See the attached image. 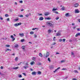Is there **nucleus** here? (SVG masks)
<instances>
[{"label": "nucleus", "mask_w": 80, "mask_h": 80, "mask_svg": "<svg viewBox=\"0 0 80 80\" xmlns=\"http://www.w3.org/2000/svg\"><path fill=\"white\" fill-rule=\"evenodd\" d=\"M47 23L49 27H53V25H54V22H47Z\"/></svg>", "instance_id": "1"}, {"label": "nucleus", "mask_w": 80, "mask_h": 80, "mask_svg": "<svg viewBox=\"0 0 80 80\" xmlns=\"http://www.w3.org/2000/svg\"><path fill=\"white\" fill-rule=\"evenodd\" d=\"M21 24L22 23H21V22H19L18 23H16L14 24V26H15V27H17L19 25H21Z\"/></svg>", "instance_id": "2"}, {"label": "nucleus", "mask_w": 80, "mask_h": 80, "mask_svg": "<svg viewBox=\"0 0 80 80\" xmlns=\"http://www.w3.org/2000/svg\"><path fill=\"white\" fill-rule=\"evenodd\" d=\"M61 35V33L60 31L58 32L56 34V36H60Z\"/></svg>", "instance_id": "3"}, {"label": "nucleus", "mask_w": 80, "mask_h": 80, "mask_svg": "<svg viewBox=\"0 0 80 80\" xmlns=\"http://www.w3.org/2000/svg\"><path fill=\"white\" fill-rule=\"evenodd\" d=\"M78 5H79V4L78 3H76L75 4H74V7L77 8L78 6Z\"/></svg>", "instance_id": "4"}, {"label": "nucleus", "mask_w": 80, "mask_h": 80, "mask_svg": "<svg viewBox=\"0 0 80 80\" xmlns=\"http://www.w3.org/2000/svg\"><path fill=\"white\" fill-rule=\"evenodd\" d=\"M80 13V11L78 10V9H76L75 10V13Z\"/></svg>", "instance_id": "5"}, {"label": "nucleus", "mask_w": 80, "mask_h": 80, "mask_svg": "<svg viewBox=\"0 0 80 80\" xmlns=\"http://www.w3.org/2000/svg\"><path fill=\"white\" fill-rule=\"evenodd\" d=\"M32 75H37V72L35 71H34L32 72Z\"/></svg>", "instance_id": "6"}, {"label": "nucleus", "mask_w": 80, "mask_h": 80, "mask_svg": "<svg viewBox=\"0 0 80 80\" xmlns=\"http://www.w3.org/2000/svg\"><path fill=\"white\" fill-rule=\"evenodd\" d=\"M11 37L12 39V41H13L15 40V38H14V37L13 35H11Z\"/></svg>", "instance_id": "7"}, {"label": "nucleus", "mask_w": 80, "mask_h": 80, "mask_svg": "<svg viewBox=\"0 0 80 80\" xmlns=\"http://www.w3.org/2000/svg\"><path fill=\"white\" fill-rule=\"evenodd\" d=\"M50 13L49 12H47L45 13L44 14V15L46 16H47V15H50Z\"/></svg>", "instance_id": "8"}, {"label": "nucleus", "mask_w": 80, "mask_h": 80, "mask_svg": "<svg viewBox=\"0 0 80 80\" xmlns=\"http://www.w3.org/2000/svg\"><path fill=\"white\" fill-rule=\"evenodd\" d=\"M19 35L20 36V37H23L24 36V34H23V33H20Z\"/></svg>", "instance_id": "9"}, {"label": "nucleus", "mask_w": 80, "mask_h": 80, "mask_svg": "<svg viewBox=\"0 0 80 80\" xmlns=\"http://www.w3.org/2000/svg\"><path fill=\"white\" fill-rule=\"evenodd\" d=\"M46 58H48V56H49V52H47V53L46 54Z\"/></svg>", "instance_id": "10"}, {"label": "nucleus", "mask_w": 80, "mask_h": 80, "mask_svg": "<svg viewBox=\"0 0 80 80\" xmlns=\"http://www.w3.org/2000/svg\"><path fill=\"white\" fill-rule=\"evenodd\" d=\"M60 67L58 68L57 69H56L55 71H53V72H54V73H55V72H57V71L58 69H60Z\"/></svg>", "instance_id": "11"}, {"label": "nucleus", "mask_w": 80, "mask_h": 80, "mask_svg": "<svg viewBox=\"0 0 80 80\" xmlns=\"http://www.w3.org/2000/svg\"><path fill=\"white\" fill-rule=\"evenodd\" d=\"M18 47H19V45H18L17 44H16L14 45V47L15 48H18Z\"/></svg>", "instance_id": "12"}, {"label": "nucleus", "mask_w": 80, "mask_h": 80, "mask_svg": "<svg viewBox=\"0 0 80 80\" xmlns=\"http://www.w3.org/2000/svg\"><path fill=\"white\" fill-rule=\"evenodd\" d=\"M32 60H33V61H36V57H33L32 58Z\"/></svg>", "instance_id": "13"}, {"label": "nucleus", "mask_w": 80, "mask_h": 80, "mask_svg": "<svg viewBox=\"0 0 80 80\" xmlns=\"http://www.w3.org/2000/svg\"><path fill=\"white\" fill-rule=\"evenodd\" d=\"M18 68H19V67H17L15 68H12V69H14V70H17V69H18Z\"/></svg>", "instance_id": "14"}, {"label": "nucleus", "mask_w": 80, "mask_h": 80, "mask_svg": "<svg viewBox=\"0 0 80 80\" xmlns=\"http://www.w3.org/2000/svg\"><path fill=\"white\" fill-rule=\"evenodd\" d=\"M51 18H45V20H50Z\"/></svg>", "instance_id": "15"}, {"label": "nucleus", "mask_w": 80, "mask_h": 80, "mask_svg": "<svg viewBox=\"0 0 80 80\" xmlns=\"http://www.w3.org/2000/svg\"><path fill=\"white\" fill-rule=\"evenodd\" d=\"M29 67L28 66H24L23 67V68H24L25 69H26L27 68H28Z\"/></svg>", "instance_id": "16"}, {"label": "nucleus", "mask_w": 80, "mask_h": 80, "mask_svg": "<svg viewBox=\"0 0 80 80\" xmlns=\"http://www.w3.org/2000/svg\"><path fill=\"white\" fill-rule=\"evenodd\" d=\"M80 33H78L75 36V37H78V36H80Z\"/></svg>", "instance_id": "17"}, {"label": "nucleus", "mask_w": 80, "mask_h": 80, "mask_svg": "<svg viewBox=\"0 0 80 80\" xmlns=\"http://www.w3.org/2000/svg\"><path fill=\"white\" fill-rule=\"evenodd\" d=\"M30 64L32 65H33L34 64H35V62L32 61L30 63Z\"/></svg>", "instance_id": "18"}, {"label": "nucleus", "mask_w": 80, "mask_h": 80, "mask_svg": "<svg viewBox=\"0 0 80 80\" xmlns=\"http://www.w3.org/2000/svg\"><path fill=\"white\" fill-rule=\"evenodd\" d=\"M39 20H43V18L42 17H41L40 18Z\"/></svg>", "instance_id": "19"}, {"label": "nucleus", "mask_w": 80, "mask_h": 80, "mask_svg": "<svg viewBox=\"0 0 80 80\" xmlns=\"http://www.w3.org/2000/svg\"><path fill=\"white\" fill-rule=\"evenodd\" d=\"M22 49H23V50L24 51H25V46H22Z\"/></svg>", "instance_id": "20"}, {"label": "nucleus", "mask_w": 80, "mask_h": 80, "mask_svg": "<svg viewBox=\"0 0 80 80\" xmlns=\"http://www.w3.org/2000/svg\"><path fill=\"white\" fill-rule=\"evenodd\" d=\"M52 30H50V29H49V30H48V33H51V32H52Z\"/></svg>", "instance_id": "21"}, {"label": "nucleus", "mask_w": 80, "mask_h": 80, "mask_svg": "<svg viewBox=\"0 0 80 80\" xmlns=\"http://www.w3.org/2000/svg\"><path fill=\"white\" fill-rule=\"evenodd\" d=\"M61 10L62 11L65 10V7H62L61 8Z\"/></svg>", "instance_id": "22"}, {"label": "nucleus", "mask_w": 80, "mask_h": 80, "mask_svg": "<svg viewBox=\"0 0 80 80\" xmlns=\"http://www.w3.org/2000/svg\"><path fill=\"white\" fill-rule=\"evenodd\" d=\"M61 63H64L65 62V60H62L61 61Z\"/></svg>", "instance_id": "23"}, {"label": "nucleus", "mask_w": 80, "mask_h": 80, "mask_svg": "<svg viewBox=\"0 0 80 80\" xmlns=\"http://www.w3.org/2000/svg\"><path fill=\"white\" fill-rule=\"evenodd\" d=\"M66 17H68L69 16V13H67L65 15Z\"/></svg>", "instance_id": "24"}, {"label": "nucleus", "mask_w": 80, "mask_h": 80, "mask_svg": "<svg viewBox=\"0 0 80 80\" xmlns=\"http://www.w3.org/2000/svg\"><path fill=\"white\" fill-rule=\"evenodd\" d=\"M42 73V72H41L40 71H38V75H40V74H41Z\"/></svg>", "instance_id": "25"}, {"label": "nucleus", "mask_w": 80, "mask_h": 80, "mask_svg": "<svg viewBox=\"0 0 80 80\" xmlns=\"http://www.w3.org/2000/svg\"><path fill=\"white\" fill-rule=\"evenodd\" d=\"M7 51H12V50L9 49H7L6 51V52H7Z\"/></svg>", "instance_id": "26"}, {"label": "nucleus", "mask_w": 80, "mask_h": 80, "mask_svg": "<svg viewBox=\"0 0 80 80\" xmlns=\"http://www.w3.org/2000/svg\"><path fill=\"white\" fill-rule=\"evenodd\" d=\"M57 10V9L55 8H54L52 10V11H55V10Z\"/></svg>", "instance_id": "27"}, {"label": "nucleus", "mask_w": 80, "mask_h": 80, "mask_svg": "<svg viewBox=\"0 0 80 80\" xmlns=\"http://www.w3.org/2000/svg\"><path fill=\"white\" fill-rule=\"evenodd\" d=\"M48 60L49 62H51V61L50 60V58H48Z\"/></svg>", "instance_id": "28"}, {"label": "nucleus", "mask_w": 80, "mask_h": 80, "mask_svg": "<svg viewBox=\"0 0 80 80\" xmlns=\"http://www.w3.org/2000/svg\"><path fill=\"white\" fill-rule=\"evenodd\" d=\"M18 77H19V78H21V77H22V75H18Z\"/></svg>", "instance_id": "29"}, {"label": "nucleus", "mask_w": 80, "mask_h": 80, "mask_svg": "<svg viewBox=\"0 0 80 80\" xmlns=\"http://www.w3.org/2000/svg\"><path fill=\"white\" fill-rule=\"evenodd\" d=\"M39 55L40 57H42V53H40L39 54Z\"/></svg>", "instance_id": "30"}, {"label": "nucleus", "mask_w": 80, "mask_h": 80, "mask_svg": "<svg viewBox=\"0 0 80 80\" xmlns=\"http://www.w3.org/2000/svg\"><path fill=\"white\" fill-rule=\"evenodd\" d=\"M24 41H25V39H22L21 40V42H24Z\"/></svg>", "instance_id": "31"}, {"label": "nucleus", "mask_w": 80, "mask_h": 80, "mask_svg": "<svg viewBox=\"0 0 80 80\" xmlns=\"http://www.w3.org/2000/svg\"><path fill=\"white\" fill-rule=\"evenodd\" d=\"M74 72H75V73H78V71H77V70H75L74 71Z\"/></svg>", "instance_id": "32"}, {"label": "nucleus", "mask_w": 80, "mask_h": 80, "mask_svg": "<svg viewBox=\"0 0 80 80\" xmlns=\"http://www.w3.org/2000/svg\"><path fill=\"white\" fill-rule=\"evenodd\" d=\"M25 65H26V66H28V62H26V63Z\"/></svg>", "instance_id": "33"}, {"label": "nucleus", "mask_w": 80, "mask_h": 80, "mask_svg": "<svg viewBox=\"0 0 80 80\" xmlns=\"http://www.w3.org/2000/svg\"><path fill=\"white\" fill-rule=\"evenodd\" d=\"M29 16V14H28L25 15V17H28Z\"/></svg>", "instance_id": "34"}, {"label": "nucleus", "mask_w": 80, "mask_h": 80, "mask_svg": "<svg viewBox=\"0 0 80 80\" xmlns=\"http://www.w3.org/2000/svg\"><path fill=\"white\" fill-rule=\"evenodd\" d=\"M34 38H37V34H34Z\"/></svg>", "instance_id": "35"}, {"label": "nucleus", "mask_w": 80, "mask_h": 80, "mask_svg": "<svg viewBox=\"0 0 80 80\" xmlns=\"http://www.w3.org/2000/svg\"><path fill=\"white\" fill-rule=\"evenodd\" d=\"M5 47H10V45H6Z\"/></svg>", "instance_id": "36"}, {"label": "nucleus", "mask_w": 80, "mask_h": 80, "mask_svg": "<svg viewBox=\"0 0 80 80\" xmlns=\"http://www.w3.org/2000/svg\"><path fill=\"white\" fill-rule=\"evenodd\" d=\"M65 40H66L65 39H62V41L63 42H65Z\"/></svg>", "instance_id": "37"}, {"label": "nucleus", "mask_w": 80, "mask_h": 80, "mask_svg": "<svg viewBox=\"0 0 80 80\" xmlns=\"http://www.w3.org/2000/svg\"><path fill=\"white\" fill-rule=\"evenodd\" d=\"M15 61H17L18 60V57H16L15 59Z\"/></svg>", "instance_id": "38"}, {"label": "nucleus", "mask_w": 80, "mask_h": 80, "mask_svg": "<svg viewBox=\"0 0 80 80\" xmlns=\"http://www.w3.org/2000/svg\"><path fill=\"white\" fill-rule=\"evenodd\" d=\"M5 17H8L9 15H8V14H6L5 15Z\"/></svg>", "instance_id": "39"}, {"label": "nucleus", "mask_w": 80, "mask_h": 80, "mask_svg": "<svg viewBox=\"0 0 80 80\" xmlns=\"http://www.w3.org/2000/svg\"><path fill=\"white\" fill-rule=\"evenodd\" d=\"M73 55H74V53H73V52H72V54H71L72 57H73Z\"/></svg>", "instance_id": "40"}, {"label": "nucleus", "mask_w": 80, "mask_h": 80, "mask_svg": "<svg viewBox=\"0 0 80 80\" xmlns=\"http://www.w3.org/2000/svg\"><path fill=\"white\" fill-rule=\"evenodd\" d=\"M33 33H34L33 32H30V34H33Z\"/></svg>", "instance_id": "41"}, {"label": "nucleus", "mask_w": 80, "mask_h": 80, "mask_svg": "<svg viewBox=\"0 0 80 80\" xmlns=\"http://www.w3.org/2000/svg\"><path fill=\"white\" fill-rule=\"evenodd\" d=\"M19 17H23V15H21L20 16H19Z\"/></svg>", "instance_id": "42"}, {"label": "nucleus", "mask_w": 80, "mask_h": 80, "mask_svg": "<svg viewBox=\"0 0 80 80\" xmlns=\"http://www.w3.org/2000/svg\"><path fill=\"white\" fill-rule=\"evenodd\" d=\"M58 18H59L58 17H56V20H58Z\"/></svg>", "instance_id": "43"}, {"label": "nucleus", "mask_w": 80, "mask_h": 80, "mask_svg": "<svg viewBox=\"0 0 80 80\" xmlns=\"http://www.w3.org/2000/svg\"><path fill=\"white\" fill-rule=\"evenodd\" d=\"M56 38L55 37H54L53 38V40L54 41H55V38Z\"/></svg>", "instance_id": "44"}, {"label": "nucleus", "mask_w": 80, "mask_h": 80, "mask_svg": "<svg viewBox=\"0 0 80 80\" xmlns=\"http://www.w3.org/2000/svg\"><path fill=\"white\" fill-rule=\"evenodd\" d=\"M22 74L24 75V76H26V74L25 73H23Z\"/></svg>", "instance_id": "45"}, {"label": "nucleus", "mask_w": 80, "mask_h": 80, "mask_svg": "<svg viewBox=\"0 0 80 80\" xmlns=\"http://www.w3.org/2000/svg\"><path fill=\"white\" fill-rule=\"evenodd\" d=\"M7 21H8V22H10V19H9V18H8L7 19Z\"/></svg>", "instance_id": "46"}, {"label": "nucleus", "mask_w": 80, "mask_h": 80, "mask_svg": "<svg viewBox=\"0 0 80 80\" xmlns=\"http://www.w3.org/2000/svg\"><path fill=\"white\" fill-rule=\"evenodd\" d=\"M20 3H23V1H20Z\"/></svg>", "instance_id": "47"}, {"label": "nucleus", "mask_w": 80, "mask_h": 80, "mask_svg": "<svg viewBox=\"0 0 80 80\" xmlns=\"http://www.w3.org/2000/svg\"><path fill=\"white\" fill-rule=\"evenodd\" d=\"M21 64H22V62H20L18 64V65H21Z\"/></svg>", "instance_id": "48"}, {"label": "nucleus", "mask_w": 80, "mask_h": 80, "mask_svg": "<svg viewBox=\"0 0 80 80\" xmlns=\"http://www.w3.org/2000/svg\"><path fill=\"white\" fill-rule=\"evenodd\" d=\"M55 13H56V14H58V12H57V11H55Z\"/></svg>", "instance_id": "49"}, {"label": "nucleus", "mask_w": 80, "mask_h": 80, "mask_svg": "<svg viewBox=\"0 0 80 80\" xmlns=\"http://www.w3.org/2000/svg\"><path fill=\"white\" fill-rule=\"evenodd\" d=\"M66 70V69L65 68H63L62 69V70Z\"/></svg>", "instance_id": "50"}, {"label": "nucleus", "mask_w": 80, "mask_h": 80, "mask_svg": "<svg viewBox=\"0 0 80 80\" xmlns=\"http://www.w3.org/2000/svg\"><path fill=\"white\" fill-rule=\"evenodd\" d=\"M73 29H74L75 30V28H76V26L73 27Z\"/></svg>", "instance_id": "51"}, {"label": "nucleus", "mask_w": 80, "mask_h": 80, "mask_svg": "<svg viewBox=\"0 0 80 80\" xmlns=\"http://www.w3.org/2000/svg\"><path fill=\"white\" fill-rule=\"evenodd\" d=\"M17 2H15V5H17Z\"/></svg>", "instance_id": "52"}, {"label": "nucleus", "mask_w": 80, "mask_h": 80, "mask_svg": "<svg viewBox=\"0 0 80 80\" xmlns=\"http://www.w3.org/2000/svg\"><path fill=\"white\" fill-rule=\"evenodd\" d=\"M36 29H37V28H32V30H35Z\"/></svg>", "instance_id": "53"}, {"label": "nucleus", "mask_w": 80, "mask_h": 80, "mask_svg": "<svg viewBox=\"0 0 80 80\" xmlns=\"http://www.w3.org/2000/svg\"><path fill=\"white\" fill-rule=\"evenodd\" d=\"M38 15L39 16H40L41 15H42V14H39Z\"/></svg>", "instance_id": "54"}, {"label": "nucleus", "mask_w": 80, "mask_h": 80, "mask_svg": "<svg viewBox=\"0 0 80 80\" xmlns=\"http://www.w3.org/2000/svg\"><path fill=\"white\" fill-rule=\"evenodd\" d=\"M15 21H18V19H15Z\"/></svg>", "instance_id": "55"}, {"label": "nucleus", "mask_w": 80, "mask_h": 80, "mask_svg": "<svg viewBox=\"0 0 80 80\" xmlns=\"http://www.w3.org/2000/svg\"><path fill=\"white\" fill-rule=\"evenodd\" d=\"M73 80H77V79L75 78H74L73 79H72Z\"/></svg>", "instance_id": "56"}, {"label": "nucleus", "mask_w": 80, "mask_h": 80, "mask_svg": "<svg viewBox=\"0 0 80 80\" xmlns=\"http://www.w3.org/2000/svg\"><path fill=\"white\" fill-rule=\"evenodd\" d=\"M72 25H75V23H72Z\"/></svg>", "instance_id": "57"}, {"label": "nucleus", "mask_w": 80, "mask_h": 80, "mask_svg": "<svg viewBox=\"0 0 80 80\" xmlns=\"http://www.w3.org/2000/svg\"><path fill=\"white\" fill-rule=\"evenodd\" d=\"M77 30H78V31H80V29H79L78 28L77 29Z\"/></svg>", "instance_id": "58"}, {"label": "nucleus", "mask_w": 80, "mask_h": 80, "mask_svg": "<svg viewBox=\"0 0 80 80\" xmlns=\"http://www.w3.org/2000/svg\"><path fill=\"white\" fill-rule=\"evenodd\" d=\"M12 55L14 56L15 55V53H13V54H12Z\"/></svg>", "instance_id": "59"}, {"label": "nucleus", "mask_w": 80, "mask_h": 80, "mask_svg": "<svg viewBox=\"0 0 80 80\" xmlns=\"http://www.w3.org/2000/svg\"><path fill=\"white\" fill-rule=\"evenodd\" d=\"M60 42H62V39H60L59 40Z\"/></svg>", "instance_id": "60"}, {"label": "nucleus", "mask_w": 80, "mask_h": 80, "mask_svg": "<svg viewBox=\"0 0 80 80\" xmlns=\"http://www.w3.org/2000/svg\"><path fill=\"white\" fill-rule=\"evenodd\" d=\"M0 19H1V20H3V18H2V17H1V18H0Z\"/></svg>", "instance_id": "61"}, {"label": "nucleus", "mask_w": 80, "mask_h": 80, "mask_svg": "<svg viewBox=\"0 0 80 80\" xmlns=\"http://www.w3.org/2000/svg\"><path fill=\"white\" fill-rule=\"evenodd\" d=\"M1 69H2L3 68V66H1Z\"/></svg>", "instance_id": "62"}, {"label": "nucleus", "mask_w": 80, "mask_h": 80, "mask_svg": "<svg viewBox=\"0 0 80 80\" xmlns=\"http://www.w3.org/2000/svg\"><path fill=\"white\" fill-rule=\"evenodd\" d=\"M29 43H31V44H32V43L31 42H29Z\"/></svg>", "instance_id": "63"}, {"label": "nucleus", "mask_w": 80, "mask_h": 80, "mask_svg": "<svg viewBox=\"0 0 80 80\" xmlns=\"http://www.w3.org/2000/svg\"><path fill=\"white\" fill-rule=\"evenodd\" d=\"M78 21L79 22H80V19H78Z\"/></svg>", "instance_id": "64"}]
</instances>
